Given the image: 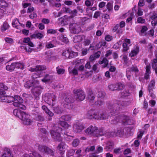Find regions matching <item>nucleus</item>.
Segmentation results:
<instances>
[{"label":"nucleus","instance_id":"1","mask_svg":"<svg viewBox=\"0 0 157 157\" xmlns=\"http://www.w3.org/2000/svg\"><path fill=\"white\" fill-rule=\"evenodd\" d=\"M130 103L129 101H119L117 103L109 104L108 106L109 112L91 110L88 112L86 117L90 119L106 120L110 117L111 115L114 118L111 120V124H116L120 122L124 125L130 124L131 122L129 117L123 114L117 115L119 110L129 105Z\"/></svg>","mask_w":157,"mask_h":157},{"label":"nucleus","instance_id":"2","mask_svg":"<svg viewBox=\"0 0 157 157\" xmlns=\"http://www.w3.org/2000/svg\"><path fill=\"white\" fill-rule=\"evenodd\" d=\"M105 131L103 128L98 129L95 126H90L85 130V133L88 135L95 136L97 137L105 136Z\"/></svg>","mask_w":157,"mask_h":157},{"label":"nucleus","instance_id":"3","mask_svg":"<svg viewBox=\"0 0 157 157\" xmlns=\"http://www.w3.org/2000/svg\"><path fill=\"white\" fill-rule=\"evenodd\" d=\"M60 132L63 135L68 136L67 132H65L64 130H62L61 128L56 125L54 126L53 129L51 130V135L55 141H60L62 140V138L60 135Z\"/></svg>","mask_w":157,"mask_h":157},{"label":"nucleus","instance_id":"4","mask_svg":"<svg viewBox=\"0 0 157 157\" xmlns=\"http://www.w3.org/2000/svg\"><path fill=\"white\" fill-rule=\"evenodd\" d=\"M13 99L11 102H13V104L14 106L19 107L24 110L26 109L25 106L23 104V100L20 96L15 95L13 97Z\"/></svg>","mask_w":157,"mask_h":157},{"label":"nucleus","instance_id":"5","mask_svg":"<svg viewBox=\"0 0 157 157\" xmlns=\"http://www.w3.org/2000/svg\"><path fill=\"white\" fill-rule=\"evenodd\" d=\"M124 130L123 128H117L114 130L113 132H105V136L108 137L111 136H121L124 134Z\"/></svg>","mask_w":157,"mask_h":157},{"label":"nucleus","instance_id":"6","mask_svg":"<svg viewBox=\"0 0 157 157\" xmlns=\"http://www.w3.org/2000/svg\"><path fill=\"white\" fill-rule=\"evenodd\" d=\"M44 100L49 105L53 107L56 103V97L52 93H48L46 94L44 98Z\"/></svg>","mask_w":157,"mask_h":157},{"label":"nucleus","instance_id":"7","mask_svg":"<svg viewBox=\"0 0 157 157\" xmlns=\"http://www.w3.org/2000/svg\"><path fill=\"white\" fill-rule=\"evenodd\" d=\"M35 146L38 147L39 151L41 152L47 154H50L51 155H54V152L53 150L45 145H40L36 144Z\"/></svg>","mask_w":157,"mask_h":157},{"label":"nucleus","instance_id":"8","mask_svg":"<svg viewBox=\"0 0 157 157\" xmlns=\"http://www.w3.org/2000/svg\"><path fill=\"white\" fill-rule=\"evenodd\" d=\"M42 89V88L39 85V84L32 88L31 90L36 100H38L40 99V96Z\"/></svg>","mask_w":157,"mask_h":157},{"label":"nucleus","instance_id":"9","mask_svg":"<svg viewBox=\"0 0 157 157\" xmlns=\"http://www.w3.org/2000/svg\"><path fill=\"white\" fill-rule=\"evenodd\" d=\"M75 97L77 101H82L85 98L84 92L81 90L75 89L73 91Z\"/></svg>","mask_w":157,"mask_h":157},{"label":"nucleus","instance_id":"10","mask_svg":"<svg viewBox=\"0 0 157 157\" xmlns=\"http://www.w3.org/2000/svg\"><path fill=\"white\" fill-rule=\"evenodd\" d=\"M73 131L75 132L80 133L84 128V127L82 124L77 121L73 124Z\"/></svg>","mask_w":157,"mask_h":157},{"label":"nucleus","instance_id":"11","mask_svg":"<svg viewBox=\"0 0 157 157\" xmlns=\"http://www.w3.org/2000/svg\"><path fill=\"white\" fill-rule=\"evenodd\" d=\"M74 102V99L71 97L70 96H67L65 99V103L63 104L64 107L71 109L73 108V104H72Z\"/></svg>","mask_w":157,"mask_h":157},{"label":"nucleus","instance_id":"12","mask_svg":"<svg viewBox=\"0 0 157 157\" xmlns=\"http://www.w3.org/2000/svg\"><path fill=\"white\" fill-rule=\"evenodd\" d=\"M9 8L8 4L6 2L0 1V18L3 16L4 12L6 11L8 12Z\"/></svg>","mask_w":157,"mask_h":157},{"label":"nucleus","instance_id":"13","mask_svg":"<svg viewBox=\"0 0 157 157\" xmlns=\"http://www.w3.org/2000/svg\"><path fill=\"white\" fill-rule=\"evenodd\" d=\"M5 92L2 90H0V95H1V101L2 102L7 103L11 102V101L13 99V97L7 96L5 94Z\"/></svg>","mask_w":157,"mask_h":157},{"label":"nucleus","instance_id":"14","mask_svg":"<svg viewBox=\"0 0 157 157\" xmlns=\"http://www.w3.org/2000/svg\"><path fill=\"white\" fill-rule=\"evenodd\" d=\"M21 116L22 118L21 117L20 119L23 121L24 124L28 125L32 122V121L31 120L30 116L29 115L23 111Z\"/></svg>","mask_w":157,"mask_h":157},{"label":"nucleus","instance_id":"15","mask_svg":"<svg viewBox=\"0 0 157 157\" xmlns=\"http://www.w3.org/2000/svg\"><path fill=\"white\" fill-rule=\"evenodd\" d=\"M70 28L71 32L74 34L78 33L80 31V26L77 23L71 24L70 25Z\"/></svg>","mask_w":157,"mask_h":157},{"label":"nucleus","instance_id":"16","mask_svg":"<svg viewBox=\"0 0 157 157\" xmlns=\"http://www.w3.org/2000/svg\"><path fill=\"white\" fill-rule=\"evenodd\" d=\"M39 83V81L38 80H29L27 81L24 85L25 87L26 88H29L30 87L33 86V87L36 85H38Z\"/></svg>","mask_w":157,"mask_h":157},{"label":"nucleus","instance_id":"17","mask_svg":"<svg viewBox=\"0 0 157 157\" xmlns=\"http://www.w3.org/2000/svg\"><path fill=\"white\" fill-rule=\"evenodd\" d=\"M12 25L14 27L21 30L22 28L25 27L24 25L20 23L18 20L17 18L14 19L12 21Z\"/></svg>","mask_w":157,"mask_h":157},{"label":"nucleus","instance_id":"18","mask_svg":"<svg viewBox=\"0 0 157 157\" xmlns=\"http://www.w3.org/2000/svg\"><path fill=\"white\" fill-rule=\"evenodd\" d=\"M131 45L130 40L128 39H125L123 43V51L126 52L129 49V47Z\"/></svg>","mask_w":157,"mask_h":157},{"label":"nucleus","instance_id":"19","mask_svg":"<svg viewBox=\"0 0 157 157\" xmlns=\"http://www.w3.org/2000/svg\"><path fill=\"white\" fill-rule=\"evenodd\" d=\"M67 146L63 142H61L57 147V149L59 151L61 154H63L65 150L67 148Z\"/></svg>","mask_w":157,"mask_h":157},{"label":"nucleus","instance_id":"20","mask_svg":"<svg viewBox=\"0 0 157 157\" xmlns=\"http://www.w3.org/2000/svg\"><path fill=\"white\" fill-rule=\"evenodd\" d=\"M134 71L135 72H137L138 70L136 67H132L130 68H127L126 71V76L127 78L129 80L130 78V73L131 71Z\"/></svg>","mask_w":157,"mask_h":157},{"label":"nucleus","instance_id":"21","mask_svg":"<svg viewBox=\"0 0 157 157\" xmlns=\"http://www.w3.org/2000/svg\"><path fill=\"white\" fill-rule=\"evenodd\" d=\"M2 157H13L11 152V150L8 148L4 149Z\"/></svg>","mask_w":157,"mask_h":157},{"label":"nucleus","instance_id":"22","mask_svg":"<svg viewBox=\"0 0 157 157\" xmlns=\"http://www.w3.org/2000/svg\"><path fill=\"white\" fill-rule=\"evenodd\" d=\"M85 36L83 35L75 36L73 37V41L74 43H78L85 40Z\"/></svg>","mask_w":157,"mask_h":157},{"label":"nucleus","instance_id":"23","mask_svg":"<svg viewBox=\"0 0 157 157\" xmlns=\"http://www.w3.org/2000/svg\"><path fill=\"white\" fill-rule=\"evenodd\" d=\"M106 144L105 149L107 151H111L113 147V142L112 141H107Z\"/></svg>","mask_w":157,"mask_h":157},{"label":"nucleus","instance_id":"24","mask_svg":"<svg viewBox=\"0 0 157 157\" xmlns=\"http://www.w3.org/2000/svg\"><path fill=\"white\" fill-rule=\"evenodd\" d=\"M22 157H42V156L36 152H32L29 154H25Z\"/></svg>","mask_w":157,"mask_h":157},{"label":"nucleus","instance_id":"25","mask_svg":"<svg viewBox=\"0 0 157 157\" xmlns=\"http://www.w3.org/2000/svg\"><path fill=\"white\" fill-rule=\"evenodd\" d=\"M14 63L15 68L23 70L25 68V66L22 62H15Z\"/></svg>","mask_w":157,"mask_h":157},{"label":"nucleus","instance_id":"26","mask_svg":"<svg viewBox=\"0 0 157 157\" xmlns=\"http://www.w3.org/2000/svg\"><path fill=\"white\" fill-rule=\"evenodd\" d=\"M146 71L145 74L144 78L145 79H147L150 77V74L151 73V67L149 65H147L146 67Z\"/></svg>","mask_w":157,"mask_h":157},{"label":"nucleus","instance_id":"27","mask_svg":"<svg viewBox=\"0 0 157 157\" xmlns=\"http://www.w3.org/2000/svg\"><path fill=\"white\" fill-rule=\"evenodd\" d=\"M23 112V111L19 109H15L13 110V114L15 116L20 119L21 117L22 118L21 114Z\"/></svg>","mask_w":157,"mask_h":157},{"label":"nucleus","instance_id":"28","mask_svg":"<svg viewBox=\"0 0 157 157\" xmlns=\"http://www.w3.org/2000/svg\"><path fill=\"white\" fill-rule=\"evenodd\" d=\"M42 109L50 117H52L53 116V113L50 111L46 106L44 105L42 106Z\"/></svg>","mask_w":157,"mask_h":157},{"label":"nucleus","instance_id":"29","mask_svg":"<svg viewBox=\"0 0 157 157\" xmlns=\"http://www.w3.org/2000/svg\"><path fill=\"white\" fill-rule=\"evenodd\" d=\"M48 60H56L57 59V57L54 56L51 52H48L47 53V55L46 56Z\"/></svg>","mask_w":157,"mask_h":157},{"label":"nucleus","instance_id":"30","mask_svg":"<svg viewBox=\"0 0 157 157\" xmlns=\"http://www.w3.org/2000/svg\"><path fill=\"white\" fill-rule=\"evenodd\" d=\"M6 68L7 71L10 72L12 71L15 68L14 62L13 63L7 65Z\"/></svg>","mask_w":157,"mask_h":157},{"label":"nucleus","instance_id":"31","mask_svg":"<svg viewBox=\"0 0 157 157\" xmlns=\"http://www.w3.org/2000/svg\"><path fill=\"white\" fill-rule=\"evenodd\" d=\"M139 48L136 47L133 49L132 50L129 54V56L131 57H133L136 55L139 52Z\"/></svg>","mask_w":157,"mask_h":157},{"label":"nucleus","instance_id":"32","mask_svg":"<svg viewBox=\"0 0 157 157\" xmlns=\"http://www.w3.org/2000/svg\"><path fill=\"white\" fill-rule=\"evenodd\" d=\"M101 59L98 62L99 64H103V65H102V67H107L108 64L109 62L107 59L105 58H104L102 60H101Z\"/></svg>","mask_w":157,"mask_h":157},{"label":"nucleus","instance_id":"33","mask_svg":"<svg viewBox=\"0 0 157 157\" xmlns=\"http://www.w3.org/2000/svg\"><path fill=\"white\" fill-rule=\"evenodd\" d=\"M44 36L43 34L38 33L33 34L31 36V37L32 38H38L40 39L42 38Z\"/></svg>","mask_w":157,"mask_h":157},{"label":"nucleus","instance_id":"34","mask_svg":"<svg viewBox=\"0 0 157 157\" xmlns=\"http://www.w3.org/2000/svg\"><path fill=\"white\" fill-rule=\"evenodd\" d=\"M40 130L41 132L39 135L42 138L45 137L48 134L46 130L44 128H42L40 129Z\"/></svg>","mask_w":157,"mask_h":157},{"label":"nucleus","instance_id":"35","mask_svg":"<svg viewBox=\"0 0 157 157\" xmlns=\"http://www.w3.org/2000/svg\"><path fill=\"white\" fill-rule=\"evenodd\" d=\"M130 94L128 90H125L121 92V97L123 98H124L126 97L129 96Z\"/></svg>","mask_w":157,"mask_h":157},{"label":"nucleus","instance_id":"36","mask_svg":"<svg viewBox=\"0 0 157 157\" xmlns=\"http://www.w3.org/2000/svg\"><path fill=\"white\" fill-rule=\"evenodd\" d=\"M122 59L123 61L124 64L127 66H128L129 65L130 63V62L128 61L127 56L126 55H123Z\"/></svg>","mask_w":157,"mask_h":157},{"label":"nucleus","instance_id":"37","mask_svg":"<svg viewBox=\"0 0 157 157\" xmlns=\"http://www.w3.org/2000/svg\"><path fill=\"white\" fill-rule=\"evenodd\" d=\"M94 98L95 97L93 94L91 92H90L88 96V99L90 104L94 102Z\"/></svg>","mask_w":157,"mask_h":157},{"label":"nucleus","instance_id":"38","mask_svg":"<svg viewBox=\"0 0 157 157\" xmlns=\"http://www.w3.org/2000/svg\"><path fill=\"white\" fill-rule=\"evenodd\" d=\"M57 38L59 40L65 43H67L68 42V38L63 35L59 36Z\"/></svg>","mask_w":157,"mask_h":157},{"label":"nucleus","instance_id":"39","mask_svg":"<svg viewBox=\"0 0 157 157\" xmlns=\"http://www.w3.org/2000/svg\"><path fill=\"white\" fill-rule=\"evenodd\" d=\"M52 78V76L46 75L44 76V78L41 79V81L44 82H46L50 80Z\"/></svg>","mask_w":157,"mask_h":157},{"label":"nucleus","instance_id":"40","mask_svg":"<svg viewBox=\"0 0 157 157\" xmlns=\"http://www.w3.org/2000/svg\"><path fill=\"white\" fill-rule=\"evenodd\" d=\"M71 51V49L65 50L62 53V55L65 56L66 58H69L70 52Z\"/></svg>","mask_w":157,"mask_h":157},{"label":"nucleus","instance_id":"41","mask_svg":"<svg viewBox=\"0 0 157 157\" xmlns=\"http://www.w3.org/2000/svg\"><path fill=\"white\" fill-rule=\"evenodd\" d=\"M71 117L70 115H66L62 116L60 119L65 121H69L71 120Z\"/></svg>","mask_w":157,"mask_h":157},{"label":"nucleus","instance_id":"42","mask_svg":"<svg viewBox=\"0 0 157 157\" xmlns=\"http://www.w3.org/2000/svg\"><path fill=\"white\" fill-rule=\"evenodd\" d=\"M125 22L124 21H121L120 24H119L120 25V28H119V29L117 31V33L119 34H121L122 33L123 31L121 29V28L124 27L125 25Z\"/></svg>","mask_w":157,"mask_h":157},{"label":"nucleus","instance_id":"43","mask_svg":"<svg viewBox=\"0 0 157 157\" xmlns=\"http://www.w3.org/2000/svg\"><path fill=\"white\" fill-rule=\"evenodd\" d=\"M36 69L37 71H43L45 70L46 68L44 65H38L36 66Z\"/></svg>","mask_w":157,"mask_h":157},{"label":"nucleus","instance_id":"44","mask_svg":"<svg viewBox=\"0 0 157 157\" xmlns=\"http://www.w3.org/2000/svg\"><path fill=\"white\" fill-rule=\"evenodd\" d=\"M59 124L63 128L66 129H68L70 126L67 123L63 121H60Z\"/></svg>","mask_w":157,"mask_h":157},{"label":"nucleus","instance_id":"45","mask_svg":"<svg viewBox=\"0 0 157 157\" xmlns=\"http://www.w3.org/2000/svg\"><path fill=\"white\" fill-rule=\"evenodd\" d=\"M107 8L109 11L112 10L113 9V2H108L106 5Z\"/></svg>","mask_w":157,"mask_h":157},{"label":"nucleus","instance_id":"46","mask_svg":"<svg viewBox=\"0 0 157 157\" xmlns=\"http://www.w3.org/2000/svg\"><path fill=\"white\" fill-rule=\"evenodd\" d=\"M108 87L109 89L111 90H116L118 89L117 84H110L109 86Z\"/></svg>","mask_w":157,"mask_h":157},{"label":"nucleus","instance_id":"47","mask_svg":"<svg viewBox=\"0 0 157 157\" xmlns=\"http://www.w3.org/2000/svg\"><path fill=\"white\" fill-rule=\"evenodd\" d=\"M56 69L58 74H63L64 73V70L63 68H60L59 67H57Z\"/></svg>","mask_w":157,"mask_h":157},{"label":"nucleus","instance_id":"48","mask_svg":"<svg viewBox=\"0 0 157 157\" xmlns=\"http://www.w3.org/2000/svg\"><path fill=\"white\" fill-rule=\"evenodd\" d=\"M78 53L77 52H75L73 51L71 49V51L70 52L69 58H71L76 57L78 56Z\"/></svg>","mask_w":157,"mask_h":157},{"label":"nucleus","instance_id":"49","mask_svg":"<svg viewBox=\"0 0 157 157\" xmlns=\"http://www.w3.org/2000/svg\"><path fill=\"white\" fill-rule=\"evenodd\" d=\"M94 0H86L85 2V4L87 6H91L93 4V1Z\"/></svg>","mask_w":157,"mask_h":157},{"label":"nucleus","instance_id":"50","mask_svg":"<svg viewBox=\"0 0 157 157\" xmlns=\"http://www.w3.org/2000/svg\"><path fill=\"white\" fill-rule=\"evenodd\" d=\"M54 111L57 114H59L62 113V110L60 109L59 107H54L53 109Z\"/></svg>","mask_w":157,"mask_h":157},{"label":"nucleus","instance_id":"51","mask_svg":"<svg viewBox=\"0 0 157 157\" xmlns=\"http://www.w3.org/2000/svg\"><path fill=\"white\" fill-rule=\"evenodd\" d=\"M79 143V141L78 139H75L73 141L72 145L73 146L76 147L77 146Z\"/></svg>","mask_w":157,"mask_h":157},{"label":"nucleus","instance_id":"52","mask_svg":"<svg viewBox=\"0 0 157 157\" xmlns=\"http://www.w3.org/2000/svg\"><path fill=\"white\" fill-rule=\"evenodd\" d=\"M41 76L40 75L37 74L36 73H34L32 76V80H37L36 78H37L40 77Z\"/></svg>","mask_w":157,"mask_h":157},{"label":"nucleus","instance_id":"53","mask_svg":"<svg viewBox=\"0 0 157 157\" xmlns=\"http://www.w3.org/2000/svg\"><path fill=\"white\" fill-rule=\"evenodd\" d=\"M21 47L24 48L25 50L28 52H31L32 51V49L29 48V46H26V45L24 44V45L22 46Z\"/></svg>","mask_w":157,"mask_h":157},{"label":"nucleus","instance_id":"54","mask_svg":"<svg viewBox=\"0 0 157 157\" xmlns=\"http://www.w3.org/2000/svg\"><path fill=\"white\" fill-rule=\"evenodd\" d=\"M9 28V25L7 23H4L2 27V31H5Z\"/></svg>","mask_w":157,"mask_h":157},{"label":"nucleus","instance_id":"55","mask_svg":"<svg viewBox=\"0 0 157 157\" xmlns=\"http://www.w3.org/2000/svg\"><path fill=\"white\" fill-rule=\"evenodd\" d=\"M105 95V93L103 91L98 92L97 96L98 98H102L104 97Z\"/></svg>","mask_w":157,"mask_h":157},{"label":"nucleus","instance_id":"56","mask_svg":"<svg viewBox=\"0 0 157 157\" xmlns=\"http://www.w3.org/2000/svg\"><path fill=\"white\" fill-rule=\"evenodd\" d=\"M71 18L77 16L78 14L77 11L76 10H74L71 12Z\"/></svg>","mask_w":157,"mask_h":157},{"label":"nucleus","instance_id":"57","mask_svg":"<svg viewBox=\"0 0 157 157\" xmlns=\"http://www.w3.org/2000/svg\"><path fill=\"white\" fill-rule=\"evenodd\" d=\"M69 71L70 73L72 74L73 75H78L77 70L75 68H74L71 70H69Z\"/></svg>","mask_w":157,"mask_h":157},{"label":"nucleus","instance_id":"58","mask_svg":"<svg viewBox=\"0 0 157 157\" xmlns=\"http://www.w3.org/2000/svg\"><path fill=\"white\" fill-rule=\"evenodd\" d=\"M121 44V42L119 41V42L113 45V48L116 49H117L120 47Z\"/></svg>","mask_w":157,"mask_h":157},{"label":"nucleus","instance_id":"59","mask_svg":"<svg viewBox=\"0 0 157 157\" xmlns=\"http://www.w3.org/2000/svg\"><path fill=\"white\" fill-rule=\"evenodd\" d=\"M113 37L112 36L109 35H107L105 37V40L107 41H110L113 39Z\"/></svg>","mask_w":157,"mask_h":157},{"label":"nucleus","instance_id":"60","mask_svg":"<svg viewBox=\"0 0 157 157\" xmlns=\"http://www.w3.org/2000/svg\"><path fill=\"white\" fill-rule=\"evenodd\" d=\"M36 119L37 121H44V118L41 115L37 114V116L36 117Z\"/></svg>","mask_w":157,"mask_h":157},{"label":"nucleus","instance_id":"61","mask_svg":"<svg viewBox=\"0 0 157 157\" xmlns=\"http://www.w3.org/2000/svg\"><path fill=\"white\" fill-rule=\"evenodd\" d=\"M1 89H0V90H3L5 92V91L4 90H6L8 89V87L6 86H4V84L3 83H0V88Z\"/></svg>","mask_w":157,"mask_h":157},{"label":"nucleus","instance_id":"62","mask_svg":"<svg viewBox=\"0 0 157 157\" xmlns=\"http://www.w3.org/2000/svg\"><path fill=\"white\" fill-rule=\"evenodd\" d=\"M140 32L141 33H144L146 32L148 29L147 26H142Z\"/></svg>","mask_w":157,"mask_h":157},{"label":"nucleus","instance_id":"63","mask_svg":"<svg viewBox=\"0 0 157 157\" xmlns=\"http://www.w3.org/2000/svg\"><path fill=\"white\" fill-rule=\"evenodd\" d=\"M5 41L7 43L12 44L13 42V39L10 38L6 37L5 39Z\"/></svg>","mask_w":157,"mask_h":157},{"label":"nucleus","instance_id":"64","mask_svg":"<svg viewBox=\"0 0 157 157\" xmlns=\"http://www.w3.org/2000/svg\"><path fill=\"white\" fill-rule=\"evenodd\" d=\"M81 151H82L80 149L78 150L76 152V154L77 155L76 157H81L82 155L81 154Z\"/></svg>","mask_w":157,"mask_h":157}]
</instances>
